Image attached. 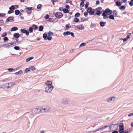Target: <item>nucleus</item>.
<instances>
[{"mask_svg":"<svg viewBox=\"0 0 133 133\" xmlns=\"http://www.w3.org/2000/svg\"><path fill=\"white\" fill-rule=\"evenodd\" d=\"M84 2H81L80 4V5L82 7L84 6Z\"/></svg>","mask_w":133,"mask_h":133,"instance_id":"58","label":"nucleus"},{"mask_svg":"<svg viewBox=\"0 0 133 133\" xmlns=\"http://www.w3.org/2000/svg\"><path fill=\"white\" fill-rule=\"evenodd\" d=\"M102 12H104L105 13L108 14V15L111 14L112 13V11L108 8L106 9L105 10L103 11Z\"/></svg>","mask_w":133,"mask_h":133,"instance_id":"10","label":"nucleus"},{"mask_svg":"<svg viewBox=\"0 0 133 133\" xmlns=\"http://www.w3.org/2000/svg\"><path fill=\"white\" fill-rule=\"evenodd\" d=\"M30 71V69L29 68H27L25 69L24 72L25 73H27L28 71Z\"/></svg>","mask_w":133,"mask_h":133,"instance_id":"46","label":"nucleus"},{"mask_svg":"<svg viewBox=\"0 0 133 133\" xmlns=\"http://www.w3.org/2000/svg\"><path fill=\"white\" fill-rule=\"evenodd\" d=\"M13 36L15 38H18L20 36V35L18 33H15L14 34Z\"/></svg>","mask_w":133,"mask_h":133,"instance_id":"21","label":"nucleus"},{"mask_svg":"<svg viewBox=\"0 0 133 133\" xmlns=\"http://www.w3.org/2000/svg\"><path fill=\"white\" fill-rule=\"evenodd\" d=\"M103 128L102 127L101 128H99L98 129H96L94 131V132H96V131H103Z\"/></svg>","mask_w":133,"mask_h":133,"instance_id":"22","label":"nucleus"},{"mask_svg":"<svg viewBox=\"0 0 133 133\" xmlns=\"http://www.w3.org/2000/svg\"><path fill=\"white\" fill-rule=\"evenodd\" d=\"M43 27L42 25H40L39 28V31H42L43 30Z\"/></svg>","mask_w":133,"mask_h":133,"instance_id":"29","label":"nucleus"},{"mask_svg":"<svg viewBox=\"0 0 133 133\" xmlns=\"http://www.w3.org/2000/svg\"><path fill=\"white\" fill-rule=\"evenodd\" d=\"M79 21V19L77 18H74L73 22H78Z\"/></svg>","mask_w":133,"mask_h":133,"instance_id":"34","label":"nucleus"},{"mask_svg":"<svg viewBox=\"0 0 133 133\" xmlns=\"http://www.w3.org/2000/svg\"><path fill=\"white\" fill-rule=\"evenodd\" d=\"M47 34L48 35H50L52 34L53 33L50 31Z\"/></svg>","mask_w":133,"mask_h":133,"instance_id":"62","label":"nucleus"},{"mask_svg":"<svg viewBox=\"0 0 133 133\" xmlns=\"http://www.w3.org/2000/svg\"><path fill=\"white\" fill-rule=\"evenodd\" d=\"M14 17L12 16H11L8 17L5 21V22L7 23L9 22H12L14 21Z\"/></svg>","mask_w":133,"mask_h":133,"instance_id":"9","label":"nucleus"},{"mask_svg":"<svg viewBox=\"0 0 133 133\" xmlns=\"http://www.w3.org/2000/svg\"><path fill=\"white\" fill-rule=\"evenodd\" d=\"M47 34H44L43 35V37L44 40H46V38L47 37Z\"/></svg>","mask_w":133,"mask_h":133,"instance_id":"28","label":"nucleus"},{"mask_svg":"<svg viewBox=\"0 0 133 133\" xmlns=\"http://www.w3.org/2000/svg\"><path fill=\"white\" fill-rule=\"evenodd\" d=\"M80 15V14L78 12H77L76 13L75 15V17H78L79 15Z\"/></svg>","mask_w":133,"mask_h":133,"instance_id":"49","label":"nucleus"},{"mask_svg":"<svg viewBox=\"0 0 133 133\" xmlns=\"http://www.w3.org/2000/svg\"><path fill=\"white\" fill-rule=\"evenodd\" d=\"M85 43H81L79 46V47L81 46H85Z\"/></svg>","mask_w":133,"mask_h":133,"instance_id":"55","label":"nucleus"},{"mask_svg":"<svg viewBox=\"0 0 133 133\" xmlns=\"http://www.w3.org/2000/svg\"><path fill=\"white\" fill-rule=\"evenodd\" d=\"M70 34V31H68L66 32H64L63 33V35L64 36L68 35H69Z\"/></svg>","mask_w":133,"mask_h":133,"instance_id":"25","label":"nucleus"},{"mask_svg":"<svg viewBox=\"0 0 133 133\" xmlns=\"http://www.w3.org/2000/svg\"><path fill=\"white\" fill-rule=\"evenodd\" d=\"M102 14L103 16V18L104 19H106L109 18V17L108 16V14L105 13L104 12H103Z\"/></svg>","mask_w":133,"mask_h":133,"instance_id":"17","label":"nucleus"},{"mask_svg":"<svg viewBox=\"0 0 133 133\" xmlns=\"http://www.w3.org/2000/svg\"><path fill=\"white\" fill-rule=\"evenodd\" d=\"M18 28L17 27L14 26L10 30L11 31H13L17 30Z\"/></svg>","mask_w":133,"mask_h":133,"instance_id":"19","label":"nucleus"},{"mask_svg":"<svg viewBox=\"0 0 133 133\" xmlns=\"http://www.w3.org/2000/svg\"><path fill=\"white\" fill-rule=\"evenodd\" d=\"M110 19H114V16L112 15H110L109 17Z\"/></svg>","mask_w":133,"mask_h":133,"instance_id":"42","label":"nucleus"},{"mask_svg":"<svg viewBox=\"0 0 133 133\" xmlns=\"http://www.w3.org/2000/svg\"><path fill=\"white\" fill-rule=\"evenodd\" d=\"M42 6V5L41 4H39L37 5V9H39L41 8Z\"/></svg>","mask_w":133,"mask_h":133,"instance_id":"45","label":"nucleus"},{"mask_svg":"<svg viewBox=\"0 0 133 133\" xmlns=\"http://www.w3.org/2000/svg\"><path fill=\"white\" fill-rule=\"evenodd\" d=\"M20 31L21 33L24 34H25L27 36L29 34V32L28 31L25 30V29H21Z\"/></svg>","mask_w":133,"mask_h":133,"instance_id":"12","label":"nucleus"},{"mask_svg":"<svg viewBox=\"0 0 133 133\" xmlns=\"http://www.w3.org/2000/svg\"><path fill=\"white\" fill-rule=\"evenodd\" d=\"M53 88L52 86H47L45 88V92L47 93L51 92Z\"/></svg>","mask_w":133,"mask_h":133,"instance_id":"3","label":"nucleus"},{"mask_svg":"<svg viewBox=\"0 0 133 133\" xmlns=\"http://www.w3.org/2000/svg\"><path fill=\"white\" fill-rule=\"evenodd\" d=\"M115 99V97L112 96L108 99L107 101L109 103H112L114 101Z\"/></svg>","mask_w":133,"mask_h":133,"instance_id":"8","label":"nucleus"},{"mask_svg":"<svg viewBox=\"0 0 133 133\" xmlns=\"http://www.w3.org/2000/svg\"><path fill=\"white\" fill-rule=\"evenodd\" d=\"M132 116H133V113L130 114L128 115V116L129 117H130Z\"/></svg>","mask_w":133,"mask_h":133,"instance_id":"64","label":"nucleus"},{"mask_svg":"<svg viewBox=\"0 0 133 133\" xmlns=\"http://www.w3.org/2000/svg\"><path fill=\"white\" fill-rule=\"evenodd\" d=\"M116 4L118 6H119L121 5V3L120 2L117 1L116 2Z\"/></svg>","mask_w":133,"mask_h":133,"instance_id":"41","label":"nucleus"},{"mask_svg":"<svg viewBox=\"0 0 133 133\" xmlns=\"http://www.w3.org/2000/svg\"><path fill=\"white\" fill-rule=\"evenodd\" d=\"M96 26V25L94 24H92L90 25L91 27L92 28L95 27Z\"/></svg>","mask_w":133,"mask_h":133,"instance_id":"56","label":"nucleus"},{"mask_svg":"<svg viewBox=\"0 0 133 133\" xmlns=\"http://www.w3.org/2000/svg\"><path fill=\"white\" fill-rule=\"evenodd\" d=\"M65 3H69L71 5H72V1L70 0H66Z\"/></svg>","mask_w":133,"mask_h":133,"instance_id":"33","label":"nucleus"},{"mask_svg":"<svg viewBox=\"0 0 133 133\" xmlns=\"http://www.w3.org/2000/svg\"><path fill=\"white\" fill-rule=\"evenodd\" d=\"M45 84L48 86H51L52 82L50 81H47L45 83Z\"/></svg>","mask_w":133,"mask_h":133,"instance_id":"18","label":"nucleus"},{"mask_svg":"<svg viewBox=\"0 0 133 133\" xmlns=\"http://www.w3.org/2000/svg\"><path fill=\"white\" fill-rule=\"evenodd\" d=\"M52 37L50 35H49L47 36V38H46V40H48L49 41H50L52 39Z\"/></svg>","mask_w":133,"mask_h":133,"instance_id":"38","label":"nucleus"},{"mask_svg":"<svg viewBox=\"0 0 133 133\" xmlns=\"http://www.w3.org/2000/svg\"><path fill=\"white\" fill-rule=\"evenodd\" d=\"M30 69L32 71H33L35 69V68L34 66H32L31 67Z\"/></svg>","mask_w":133,"mask_h":133,"instance_id":"59","label":"nucleus"},{"mask_svg":"<svg viewBox=\"0 0 133 133\" xmlns=\"http://www.w3.org/2000/svg\"><path fill=\"white\" fill-rule=\"evenodd\" d=\"M118 131L119 130L118 129V131L115 130L113 131L112 132V133H118Z\"/></svg>","mask_w":133,"mask_h":133,"instance_id":"61","label":"nucleus"},{"mask_svg":"<svg viewBox=\"0 0 133 133\" xmlns=\"http://www.w3.org/2000/svg\"><path fill=\"white\" fill-rule=\"evenodd\" d=\"M131 33H129L128 34L127 38V39H128L130 38V36H131Z\"/></svg>","mask_w":133,"mask_h":133,"instance_id":"57","label":"nucleus"},{"mask_svg":"<svg viewBox=\"0 0 133 133\" xmlns=\"http://www.w3.org/2000/svg\"><path fill=\"white\" fill-rule=\"evenodd\" d=\"M20 11L18 10H16L15 11V14L16 15H18L20 13Z\"/></svg>","mask_w":133,"mask_h":133,"instance_id":"27","label":"nucleus"},{"mask_svg":"<svg viewBox=\"0 0 133 133\" xmlns=\"http://www.w3.org/2000/svg\"><path fill=\"white\" fill-rule=\"evenodd\" d=\"M7 34V33L6 32H4L3 33V34L1 36L2 37H4L6 36Z\"/></svg>","mask_w":133,"mask_h":133,"instance_id":"52","label":"nucleus"},{"mask_svg":"<svg viewBox=\"0 0 133 133\" xmlns=\"http://www.w3.org/2000/svg\"><path fill=\"white\" fill-rule=\"evenodd\" d=\"M119 133H123L124 131V127L123 123H121L120 125H119Z\"/></svg>","mask_w":133,"mask_h":133,"instance_id":"2","label":"nucleus"},{"mask_svg":"<svg viewBox=\"0 0 133 133\" xmlns=\"http://www.w3.org/2000/svg\"><path fill=\"white\" fill-rule=\"evenodd\" d=\"M63 11L64 13H67L69 12V10L68 9L65 8L63 9Z\"/></svg>","mask_w":133,"mask_h":133,"instance_id":"36","label":"nucleus"},{"mask_svg":"<svg viewBox=\"0 0 133 133\" xmlns=\"http://www.w3.org/2000/svg\"><path fill=\"white\" fill-rule=\"evenodd\" d=\"M22 71L21 70H20L18 72H16L15 73V74L16 75H20V74H22Z\"/></svg>","mask_w":133,"mask_h":133,"instance_id":"26","label":"nucleus"},{"mask_svg":"<svg viewBox=\"0 0 133 133\" xmlns=\"http://www.w3.org/2000/svg\"><path fill=\"white\" fill-rule=\"evenodd\" d=\"M69 102V99L68 98H63L62 99L61 101L62 103L64 105L68 104Z\"/></svg>","mask_w":133,"mask_h":133,"instance_id":"4","label":"nucleus"},{"mask_svg":"<svg viewBox=\"0 0 133 133\" xmlns=\"http://www.w3.org/2000/svg\"><path fill=\"white\" fill-rule=\"evenodd\" d=\"M77 28L80 30H82L84 28V27L82 25H80L77 26Z\"/></svg>","mask_w":133,"mask_h":133,"instance_id":"24","label":"nucleus"},{"mask_svg":"<svg viewBox=\"0 0 133 133\" xmlns=\"http://www.w3.org/2000/svg\"><path fill=\"white\" fill-rule=\"evenodd\" d=\"M15 84V82H10L9 83H8V85L7 86V89H9L13 85H14Z\"/></svg>","mask_w":133,"mask_h":133,"instance_id":"15","label":"nucleus"},{"mask_svg":"<svg viewBox=\"0 0 133 133\" xmlns=\"http://www.w3.org/2000/svg\"><path fill=\"white\" fill-rule=\"evenodd\" d=\"M7 70L10 72H11V71H15V69H13L12 68L8 69Z\"/></svg>","mask_w":133,"mask_h":133,"instance_id":"32","label":"nucleus"},{"mask_svg":"<svg viewBox=\"0 0 133 133\" xmlns=\"http://www.w3.org/2000/svg\"><path fill=\"white\" fill-rule=\"evenodd\" d=\"M41 111V109L39 108H36L34 110V113L35 114L39 113Z\"/></svg>","mask_w":133,"mask_h":133,"instance_id":"16","label":"nucleus"},{"mask_svg":"<svg viewBox=\"0 0 133 133\" xmlns=\"http://www.w3.org/2000/svg\"><path fill=\"white\" fill-rule=\"evenodd\" d=\"M71 27V26L70 25H69V24H66L65 26V28L67 30H68L69 28H70Z\"/></svg>","mask_w":133,"mask_h":133,"instance_id":"40","label":"nucleus"},{"mask_svg":"<svg viewBox=\"0 0 133 133\" xmlns=\"http://www.w3.org/2000/svg\"><path fill=\"white\" fill-rule=\"evenodd\" d=\"M87 11L90 15H93L94 12V10L91 7H89L87 9Z\"/></svg>","mask_w":133,"mask_h":133,"instance_id":"7","label":"nucleus"},{"mask_svg":"<svg viewBox=\"0 0 133 133\" xmlns=\"http://www.w3.org/2000/svg\"><path fill=\"white\" fill-rule=\"evenodd\" d=\"M4 21L3 20H0V25L2 26V25L4 24Z\"/></svg>","mask_w":133,"mask_h":133,"instance_id":"54","label":"nucleus"},{"mask_svg":"<svg viewBox=\"0 0 133 133\" xmlns=\"http://www.w3.org/2000/svg\"><path fill=\"white\" fill-rule=\"evenodd\" d=\"M119 125V123L114 124H110L109 129L111 130L114 131L115 129L118 128Z\"/></svg>","mask_w":133,"mask_h":133,"instance_id":"1","label":"nucleus"},{"mask_svg":"<svg viewBox=\"0 0 133 133\" xmlns=\"http://www.w3.org/2000/svg\"><path fill=\"white\" fill-rule=\"evenodd\" d=\"M16 8L14 5H12L9 8V9L11 11H12V10H14Z\"/></svg>","mask_w":133,"mask_h":133,"instance_id":"31","label":"nucleus"},{"mask_svg":"<svg viewBox=\"0 0 133 133\" xmlns=\"http://www.w3.org/2000/svg\"><path fill=\"white\" fill-rule=\"evenodd\" d=\"M3 40L5 42L6 41H8L9 40L8 38L7 37H5L3 38Z\"/></svg>","mask_w":133,"mask_h":133,"instance_id":"50","label":"nucleus"},{"mask_svg":"<svg viewBox=\"0 0 133 133\" xmlns=\"http://www.w3.org/2000/svg\"><path fill=\"white\" fill-rule=\"evenodd\" d=\"M34 115L31 112H29L27 114L28 118L30 119H32L34 117Z\"/></svg>","mask_w":133,"mask_h":133,"instance_id":"14","label":"nucleus"},{"mask_svg":"<svg viewBox=\"0 0 133 133\" xmlns=\"http://www.w3.org/2000/svg\"><path fill=\"white\" fill-rule=\"evenodd\" d=\"M14 46V43L13 42H11L4 44L3 46L5 48H9L10 47H12Z\"/></svg>","mask_w":133,"mask_h":133,"instance_id":"5","label":"nucleus"},{"mask_svg":"<svg viewBox=\"0 0 133 133\" xmlns=\"http://www.w3.org/2000/svg\"><path fill=\"white\" fill-rule=\"evenodd\" d=\"M28 31L30 32V33L32 32L33 31L32 27H31V26L30 27Z\"/></svg>","mask_w":133,"mask_h":133,"instance_id":"43","label":"nucleus"},{"mask_svg":"<svg viewBox=\"0 0 133 133\" xmlns=\"http://www.w3.org/2000/svg\"><path fill=\"white\" fill-rule=\"evenodd\" d=\"M112 13L113 14V15L115 16V17L117 16V12L116 11L114 10L113 11Z\"/></svg>","mask_w":133,"mask_h":133,"instance_id":"39","label":"nucleus"},{"mask_svg":"<svg viewBox=\"0 0 133 133\" xmlns=\"http://www.w3.org/2000/svg\"><path fill=\"white\" fill-rule=\"evenodd\" d=\"M31 27H32L33 29L34 30H37L38 29L37 26L35 24L32 25Z\"/></svg>","mask_w":133,"mask_h":133,"instance_id":"23","label":"nucleus"},{"mask_svg":"<svg viewBox=\"0 0 133 133\" xmlns=\"http://www.w3.org/2000/svg\"><path fill=\"white\" fill-rule=\"evenodd\" d=\"M65 7L66 8H67V9H69V8H70L69 6L68 5H65Z\"/></svg>","mask_w":133,"mask_h":133,"instance_id":"63","label":"nucleus"},{"mask_svg":"<svg viewBox=\"0 0 133 133\" xmlns=\"http://www.w3.org/2000/svg\"><path fill=\"white\" fill-rule=\"evenodd\" d=\"M34 58L33 57H31L28 58L27 59H26V62H28L32 59H33Z\"/></svg>","mask_w":133,"mask_h":133,"instance_id":"37","label":"nucleus"},{"mask_svg":"<svg viewBox=\"0 0 133 133\" xmlns=\"http://www.w3.org/2000/svg\"><path fill=\"white\" fill-rule=\"evenodd\" d=\"M14 48L16 50H21V49L18 46H15Z\"/></svg>","mask_w":133,"mask_h":133,"instance_id":"44","label":"nucleus"},{"mask_svg":"<svg viewBox=\"0 0 133 133\" xmlns=\"http://www.w3.org/2000/svg\"><path fill=\"white\" fill-rule=\"evenodd\" d=\"M89 4V3L88 2H86L85 6V9L87 8L88 7V5Z\"/></svg>","mask_w":133,"mask_h":133,"instance_id":"48","label":"nucleus"},{"mask_svg":"<svg viewBox=\"0 0 133 133\" xmlns=\"http://www.w3.org/2000/svg\"><path fill=\"white\" fill-rule=\"evenodd\" d=\"M41 111L43 112H48L49 110V108L46 107L45 108H42L41 109Z\"/></svg>","mask_w":133,"mask_h":133,"instance_id":"13","label":"nucleus"},{"mask_svg":"<svg viewBox=\"0 0 133 133\" xmlns=\"http://www.w3.org/2000/svg\"><path fill=\"white\" fill-rule=\"evenodd\" d=\"M27 9L26 12L28 14H31L32 12L31 10L34 9L33 7H27L26 8Z\"/></svg>","mask_w":133,"mask_h":133,"instance_id":"11","label":"nucleus"},{"mask_svg":"<svg viewBox=\"0 0 133 133\" xmlns=\"http://www.w3.org/2000/svg\"><path fill=\"white\" fill-rule=\"evenodd\" d=\"M63 16L62 13L60 12H57L55 14V17L58 19L61 18Z\"/></svg>","mask_w":133,"mask_h":133,"instance_id":"6","label":"nucleus"},{"mask_svg":"<svg viewBox=\"0 0 133 133\" xmlns=\"http://www.w3.org/2000/svg\"><path fill=\"white\" fill-rule=\"evenodd\" d=\"M49 16L48 14H46L44 16V18L46 19H48L49 18Z\"/></svg>","mask_w":133,"mask_h":133,"instance_id":"60","label":"nucleus"},{"mask_svg":"<svg viewBox=\"0 0 133 133\" xmlns=\"http://www.w3.org/2000/svg\"><path fill=\"white\" fill-rule=\"evenodd\" d=\"M106 22H101L99 23V24L102 27H104L106 24Z\"/></svg>","mask_w":133,"mask_h":133,"instance_id":"20","label":"nucleus"},{"mask_svg":"<svg viewBox=\"0 0 133 133\" xmlns=\"http://www.w3.org/2000/svg\"><path fill=\"white\" fill-rule=\"evenodd\" d=\"M119 9L122 10H125V7L124 6H122L119 7Z\"/></svg>","mask_w":133,"mask_h":133,"instance_id":"30","label":"nucleus"},{"mask_svg":"<svg viewBox=\"0 0 133 133\" xmlns=\"http://www.w3.org/2000/svg\"><path fill=\"white\" fill-rule=\"evenodd\" d=\"M6 14L5 13H0V17H3Z\"/></svg>","mask_w":133,"mask_h":133,"instance_id":"53","label":"nucleus"},{"mask_svg":"<svg viewBox=\"0 0 133 133\" xmlns=\"http://www.w3.org/2000/svg\"><path fill=\"white\" fill-rule=\"evenodd\" d=\"M102 12H101L100 11L98 10L97 11V12L96 13V14L97 15H100L101 13H102Z\"/></svg>","mask_w":133,"mask_h":133,"instance_id":"47","label":"nucleus"},{"mask_svg":"<svg viewBox=\"0 0 133 133\" xmlns=\"http://www.w3.org/2000/svg\"><path fill=\"white\" fill-rule=\"evenodd\" d=\"M8 85V83L5 84L4 85H2V88H3L4 89L5 88H7V86Z\"/></svg>","mask_w":133,"mask_h":133,"instance_id":"35","label":"nucleus"},{"mask_svg":"<svg viewBox=\"0 0 133 133\" xmlns=\"http://www.w3.org/2000/svg\"><path fill=\"white\" fill-rule=\"evenodd\" d=\"M110 124H108V125H105L104 127H102L103 129H105L109 127Z\"/></svg>","mask_w":133,"mask_h":133,"instance_id":"51","label":"nucleus"}]
</instances>
